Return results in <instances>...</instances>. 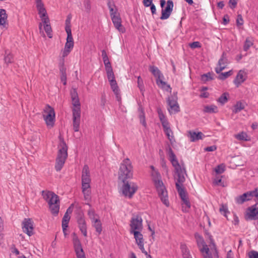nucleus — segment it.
<instances>
[{
    "mask_svg": "<svg viewBox=\"0 0 258 258\" xmlns=\"http://www.w3.org/2000/svg\"><path fill=\"white\" fill-rule=\"evenodd\" d=\"M84 5L86 10L89 12L91 9V5L89 0H85L84 2Z\"/></svg>",
    "mask_w": 258,
    "mask_h": 258,
    "instance_id": "56",
    "label": "nucleus"
},
{
    "mask_svg": "<svg viewBox=\"0 0 258 258\" xmlns=\"http://www.w3.org/2000/svg\"><path fill=\"white\" fill-rule=\"evenodd\" d=\"M229 96L228 93H224L222 95L218 98L217 101L222 105H224L225 103L228 101V97Z\"/></svg>",
    "mask_w": 258,
    "mask_h": 258,
    "instance_id": "39",
    "label": "nucleus"
},
{
    "mask_svg": "<svg viewBox=\"0 0 258 258\" xmlns=\"http://www.w3.org/2000/svg\"><path fill=\"white\" fill-rule=\"evenodd\" d=\"M253 40L252 38L249 37L247 38L245 41L243 49L244 51H247L249 48L253 45Z\"/></svg>",
    "mask_w": 258,
    "mask_h": 258,
    "instance_id": "38",
    "label": "nucleus"
},
{
    "mask_svg": "<svg viewBox=\"0 0 258 258\" xmlns=\"http://www.w3.org/2000/svg\"><path fill=\"white\" fill-rule=\"evenodd\" d=\"M224 166L223 165V164H220L218 166H217L215 169V171L217 173V174H221L222 173H223L224 170H225V169H224Z\"/></svg>",
    "mask_w": 258,
    "mask_h": 258,
    "instance_id": "46",
    "label": "nucleus"
},
{
    "mask_svg": "<svg viewBox=\"0 0 258 258\" xmlns=\"http://www.w3.org/2000/svg\"><path fill=\"white\" fill-rule=\"evenodd\" d=\"M74 47V43H69L66 42L64 46V48L70 50L71 51V49Z\"/></svg>",
    "mask_w": 258,
    "mask_h": 258,
    "instance_id": "60",
    "label": "nucleus"
},
{
    "mask_svg": "<svg viewBox=\"0 0 258 258\" xmlns=\"http://www.w3.org/2000/svg\"><path fill=\"white\" fill-rule=\"evenodd\" d=\"M43 199L48 203L51 213L57 215L59 210V199L57 195L50 191H42Z\"/></svg>",
    "mask_w": 258,
    "mask_h": 258,
    "instance_id": "4",
    "label": "nucleus"
},
{
    "mask_svg": "<svg viewBox=\"0 0 258 258\" xmlns=\"http://www.w3.org/2000/svg\"><path fill=\"white\" fill-rule=\"evenodd\" d=\"M93 226L95 227L96 231L100 234L102 231V224L99 219L92 221Z\"/></svg>",
    "mask_w": 258,
    "mask_h": 258,
    "instance_id": "35",
    "label": "nucleus"
},
{
    "mask_svg": "<svg viewBox=\"0 0 258 258\" xmlns=\"http://www.w3.org/2000/svg\"><path fill=\"white\" fill-rule=\"evenodd\" d=\"M141 231H133V232L131 233V234H134V238L136 239V243L137 244L144 243L143 235L141 233Z\"/></svg>",
    "mask_w": 258,
    "mask_h": 258,
    "instance_id": "31",
    "label": "nucleus"
},
{
    "mask_svg": "<svg viewBox=\"0 0 258 258\" xmlns=\"http://www.w3.org/2000/svg\"><path fill=\"white\" fill-rule=\"evenodd\" d=\"M152 180L156 188L158 196L162 202L167 207L169 206L167 191L162 180L160 174L158 171H152Z\"/></svg>",
    "mask_w": 258,
    "mask_h": 258,
    "instance_id": "2",
    "label": "nucleus"
},
{
    "mask_svg": "<svg viewBox=\"0 0 258 258\" xmlns=\"http://www.w3.org/2000/svg\"><path fill=\"white\" fill-rule=\"evenodd\" d=\"M106 103V98L104 94H102L101 97V103L100 104L102 107H104Z\"/></svg>",
    "mask_w": 258,
    "mask_h": 258,
    "instance_id": "63",
    "label": "nucleus"
},
{
    "mask_svg": "<svg viewBox=\"0 0 258 258\" xmlns=\"http://www.w3.org/2000/svg\"><path fill=\"white\" fill-rule=\"evenodd\" d=\"M107 74V76L108 81L115 79L114 75L113 72V70L106 71Z\"/></svg>",
    "mask_w": 258,
    "mask_h": 258,
    "instance_id": "49",
    "label": "nucleus"
},
{
    "mask_svg": "<svg viewBox=\"0 0 258 258\" xmlns=\"http://www.w3.org/2000/svg\"><path fill=\"white\" fill-rule=\"evenodd\" d=\"M4 61L7 65H8L9 63H12L14 62L13 55L8 50L5 51Z\"/></svg>",
    "mask_w": 258,
    "mask_h": 258,
    "instance_id": "32",
    "label": "nucleus"
},
{
    "mask_svg": "<svg viewBox=\"0 0 258 258\" xmlns=\"http://www.w3.org/2000/svg\"><path fill=\"white\" fill-rule=\"evenodd\" d=\"M167 155L169 161L174 168L173 176L175 180V187L177 189V160L176 156L170 146H169L168 149H167Z\"/></svg>",
    "mask_w": 258,
    "mask_h": 258,
    "instance_id": "12",
    "label": "nucleus"
},
{
    "mask_svg": "<svg viewBox=\"0 0 258 258\" xmlns=\"http://www.w3.org/2000/svg\"><path fill=\"white\" fill-rule=\"evenodd\" d=\"M249 258H258V252L252 250L248 253Z\"/></svg>",
    "mask_w": 258,
    "mask_h": 258,
    "instance_id": "54",
    "label": "nucleus"
},
{
    "mask_svg": "<svg viewBox=\"0 0 258 258\" xmlns=\"http://www.w3.org/2000/svg\"><path fill=\"white\" fill-rule=\"evenodd\" d=\"M42 22L44 24V29L48 37L50 38H52V29L51 26L50 25L49 18H45V19H42Z\"/></svg>",
    "mask_w": 258,
    "mask_h": 258,
    "instance_id": "27",
    "label": "nucleus"
},
{
    "mask_svg": "<svg viewBox=\"0 0 258 258\" xmlns=\"http://www.w3.org/2000/svg\"><path fill=\"white\" fill-rule=\"evenodd\" d=\"M139 117L140 118L141 123L142 124V125L144 127H146L147 125V124H146V122L145 114H142L141 115H139Z\"/></svg>",
    "mask_w": 258,
    "mask_h": 258,
    "instance_id": "51",
    "label": "nucleus"
},
{
    "mask_svg": "<svg viewBox=\"0 0 258 258\" xmlns=\"http://www.w3.org/2000/svg\"><path fill=\"white\" fill-rule=\"evenodd\" d=\"M228 63L229 61L226 56V54L225 52H223L221 58L219 59L218 62L217 67L215 68V72L216 73H220L226 68Z\"/></svg>",
    "mask_w": 258,
    "mask_h": 258,
    "instance_id": "19",
    "label": "nucleus"
},
{
    "mask_svg": "<svg viewBox=\"0 0 258 258\" xmlns=\"http://www.w3.org/2000/svg\"><path fill=\"white\" fill-rule=\"evenodd\" d=\"M188 137L190 138L191 142H196L203 139L205 136L202 132L189 131L188 133Z\"/></svg>",
    "mask_w": 258,
    "mask_h": 258,
    "instance_id": "26",
    "label": "nucleus"
},
{
    "mask_svg": "<svg viewBox=\"0 0 258 258\" xmlns=\"http://www.w3.org/2000/svg\"><path fill=\"white\" fill-rule=\"evenodd\" d=\"M186 176L185 167L178 164V196L181 200L182 211L184 212H188L191 207L189 194L182 184L185 181Z\"/></svg>",
    "mask_w": 258,
    "mask_h": 258,
    "instance_id": "1",
    "label": "nucleus"
},
{
    "mask_svg": "<svg viewBox=\"0 0 258 258\" xmlns=\"http://www.w3.org/2000/svg\"><path fill=\"white\" fill-rule=\"evenodd\" d=\"M111 18L115 28L120 32L124 33L125 32V29L121 24V19L120 17L119 14H118L116 16H112Z\"/></svg>",
    "mask_w": 258,
    "mask_h": 258,
    "instance_id": "24",
    "label": "nucleus"
},
{
    "mask_svg": "<svg viewBox=\"0 0 258 258\" xmlns=\"http://www.w3.org/2000/svg\"><path fill=\"white\" fill-rule=\"evenodd\" d=\"M203 111L208 113H217L218 111V107L215 105H206L204 107Z\"/></svg>",
    "mask_w": 258,
    "mask_h": 258,
    "instance_id": "30",
    "label": "nucleus"
},
{
    "mask_svg": "<svg viewBox=\"0 0 258 258\" xmlns=\"http://www.w3.org/2000/svg\"><path fill=\"white\" fill-rule=\"evenodd\" d=\"M245 219L246 220H255L258 219V207L256 204L247 208L246 212Z\"/></svg>",
    "mask_w": 258,
    "mask_h": 258,
    "instance_id": "17",
    "label": "nucleus"
},
{
    "mask_svg": "<svg viewBox=\"0 0 258 258\" xmlns=\"http://www.w3.org/2000/svg\"><path fill=\"white\" fill-rule=\"evenodd\" d=\"M150 71L156 78V82L159 87L167 92H171V88L170 86L163 81L164 77L161 71L155 66H150Z\"/></svg>",
    "mask_w": 258,
    "mask_h": 258,
    "instance_id": "7",
    "label": "nucleus"
},
{
    "mask_svg": "<svg viewBox=\"0 0 258 258\" xmlns=\"http://www.w3.org/2000/svg\"><path fill=\"white\" fill-rule=\"evenodd\" d=\"M59 71L60 75L67 74H66V68L64 66L63 63L61 64L59 66Z\"/></svg>",
    "mask_w": 258,
    "mask_h": 258,
    "instance_id": "57",
    "label": "nucleus"
},
{
    "mask_svg": "<svg viewBox=\"0 0 258 258\" xmlns=\"http://www.w3.org/2000/svg\"><path fill=\"white\" fill-rule=\"evenodd\" d=\"M233 72L232 70H230L227 72L225 73H220L219 75L218 78L220 80H224L225 79L227 78L228 77L231 76L232 75Z\"/></svg>",
    "mask_w": 258,
    "mask_h": 258,
    "instance_id": "42",
    "label": "nucleus"
},
{
    "mask_svg": "<svg viewBox=\"0 0 258 258\" xmlns=\"http://www.w3.org/2000/svg\"><path fill=\"white\" fill-rule=\"evenodd\" d=\"M201 79L202 81L206 82L213 79L211 74L210 73L204 74L202 76Z\"/></svg>",
    "mask_w": 258,
    "mask_h": 258,
    "instance_id": "45",
    "label": "nucleus"
},
{
    "mask_svg": "<svg viewBox=\"0 0 258 258\" xmlns=\"http://www.w3.org/2000/svg\"><path fill=\"white\" fill-rule=\"evenodd\" d=\"M66 32L67 33V42L74 43L71 30H68Z\"/></svg>",
    "mask_w": 258,
    "mask_h": 258,
    "instance_id": "47",
    "label": "nucleus"
},
{
    "mask_svg": "<svg viewBox=\"0 0 258 258\" xmlns=\"http://www.w3.org/2000/svg\"><path fill=\"white\" fill-rule=\"evenodd\" d=\"M8 15L5 9H0V25L4 26L7 20Z\"/></svg>",
    "mask_w": 258,
    "mask_h": 258,
    "instance_id": "34",
    "label": "nucleus"
},
{
    "mask_svg": "<svg viewBox=\"0 0 258 258\" xmlns=\"http://www.w3.org/2000/svg\"><path fill=\"white\" fill-rule=\"evenodd\" d=\"M252 191H249L244 193L242 195L235 198L236 203L238 204H242L245 202L251 200L253 198Z\"/></svg>",
    "mask_w": 258,
    "mask_h": 258,
    "instance_id": "22",
    "label": "nucleus"
},
{
    "mask_svg": "<svg viewBox=\"0 0 258 258\" xmlns=\"http://www.w3.org/2000/svg\"><path fill=\"white\" fill-rule=\"evenodd\" d=\"M60 79L64 85L67 84V74L60 75Z\"/></svg>",
    "mask_w": 258,
    "mask_h": 258,
    "instance_id": "64",
    "label": "nucleus"
},
{
    "mask_svg": "<svg viewBox=\"0 0 258 258\" xmlns=\"http://www.w3.org/2000/svg\"><path fill=\"white\" fill-rule=\"evenodd\" d=\"M58 148L55 165V169L57 171L61 170L68 157V147L63 139L61 138H60Z\"/></svg>",
    "mask_w": 258,
    "mask_h": 258,
    "instance_id": "5",
    "label": "nucleus"
},
{
    "mask_svg": "<svg viewBox=\"0 0 258 258\" xmlns=\"http://www.w3.org/2000/svg\"><path fill=\"white\" fill-rule=\"evenodd\" d=\"M168 105L167 109L169 113L175 114L177 112V97L174 96H170L167 99Z\"/></svg>",
    "mask_w": 258,
    "mask_h": 258,
    "instance_id": "15",
    "label": "nucleus"
},
{
    "mask_svg": "<svg viewBox=\"0 0 258 258\" xmlns=\"http://www.w3.org/2000/svg\"><path fill=\"white\" fill-rule=\"evenodd\" d=\"M36 7L37 10L38 11V14L40 15V17L42 21V19H45V18H48L47 15V13L46 9L44 7V5L42 2L41 0H36Z\"/></svg>",
    "mask_w": 258,
    "mask_h": 258,
    "instance_id": "25",
    "label": "nucleus"
},
{
    "mask_svg": "<svg viewBox=\"0 0 258 258\" xmlns=\"http://www.w3.org/2000/svg\"><path fill=\"white\" fill-rule=\"evenodd\" d=\"M70 220V216L67 214H64L62 220V231H64V230L67 229V227H68V224Z\"/></svg>",
    "mask_w": 258,
    "mask_h": 258,
    "instance_id": "36",
    "label": "nucleus"
},
{
    "mask_svg": "<svg viewBox=\"0 0 258 258\" xmlns=\"http://www.w3.org/2000/svg\"><path fill=\"white\" fill-rule=\"evenodd\" d=\"M143 220L141 217L137 216L131 219L130 223V233L133 231H142L143 229Z\"/></svg>",
    "mask_w": 258,
    "mask_h": 258,
    "instance_id": "14",
    "label": "nucleus"
},
{
    "mask_svg": "<svg viewBox=\"0 0 258 258\" xmlns=\"http://www.w3.org/2000/svg\"><path fill=\"white\" fill-rule=\"evenodd\" d=\"M138 87L139 88L140 91L142 93L143 95L144 92L145 91V87L144 85L143 80L141 78V76L138 77Z\"/></svg>",
    "mask_w": 258,
    "mask_h": 258,
    "instance_id": "40",
    "label": "nucleus"
},
{
    "mask_svg": "<svg viewBox=\"0 0 258 258\" xmlns=\"http://www.w3.org/2000/svg\"><path fill=\"white\" fill-rule=\"evenodd\" d=\"M139 246V248L141 249L142 252L144 253L145 255H148V252L146 250H145L144 246V243H142L140 244H137Z\"/></svg>",
    "mask_w": 258,
    "mask_h": 258,
    "instance_id": "59",
    "label": "nucleus"
},
{
    "mask_svg": "<svg viewBox=\"0 0 258 258\" xmlns=\"http://www.w3.org/2000/svg\"><path fill=\"white\" fill-rule=\"evenodd\" d=\"M73 242L77 258H86L81 242L75 233H73Z\"/></svg>",
    "mask_w": 258,
    "mask_h": 258,
    "instance_id": "13",
    "label": "nucleus"
},
{
    "mask_svg": "<svg viewBox=\"0 0 258 258\" xmlns=\"http://www.w3.org/2000/svg\"><path fill=\"white\" fill-rule=\"evenodd\" d=\"M153 0H143V3L145 7H148L152 4Z\"/></svg>",
    "mask_w": 258,
    "mask_h": 258,
    "instance_id": "62",
    "label": "nucleus"
},
{
    "mask_svg": "<svg viewBox=\"0 0 258 258\" xmlns=\"http://www.w3.org/2000/svg\"><path fill=\"white\" fill-rule=\"evenodd\" d=\"M180 249L183 258H192L189 249L184 243H181Z\"/></svg>",
    "mask_w": 258,
    "mask_h": 258,
    "instance_id": "29",
    "label": "nucleus"
},
{
    "mask_svg": "<svg viewBox=\"0 0 258 258\" xmlns=\"http://www.w3.org/2000/svg\"><path fill=\"white\" fill-rule=\"evenodd\" d=\"M122 183L123 184L121 189L122 194L125 197H128L131 198L137 190L138 186L134 183L130 184L127 181Z\"/></svg>",
    "mask_w": 258,
    "mask_h": 258,
    "instance_id": "11",
    "label": "nucleus"
},
{
    "mask_svg": "<svg viewBox=\"0 0 258 258\" xmlns=\"http://www.w3.org/2000/svg\"><path fill=\"white\" fill-rule=\"evenodd\" d=\"M70 93H71V96L72 100L74 99L79 98L78 94L76 89H72L71 90Z\"/></svg>",
    "mask_w": 258,
    "mask_h": 258,
    "instance_id": "50",
    "label": "nucleus"
},
{
    "mask_svg": "<svg viewBox=\"0 0 258 258\" xmlns=\"http://www.w3.org/2000/svg\"><path fill=\"white\" fill-rule=\"evenodd\" d=\"M88 215L90 219L91 220V221H94L96 220V219H98V218H96L98 216L95 214L94 210L91 208L88 210Z\"/></svg>",
    "mask_w": 258,
    "mask_h": 258,
    "instance_id": "44",
    "label": "nucleus"
},
{
    "mask_svg": "<svg viewBox=\"0 0 258 258\" xmlns=\"http://www.w3.org/2000/svg\"><path fill=\"white\" fill-rule=\"evenodd\" d=\"M82 180V189L84 195V199L86 201H89L90 199L91 179H81Z\"/></svg>",
    "mask_w": 258,
    "mask_h": 258,
    "instance_id": "16",
    "label": "nucleus"
},
{
    "mask_svg": "<svg viewBox=\"0 0 258 258\" xmlns=\"http://www.w3.org/2000/svg\"><path fill=\"white\" fill-rule=\"evenodd\" d=\"M77 222L80 230L84 236H87V226L84 215L82 212H80L77 217Z\"/></svg>",
    "mask_w": 258,
    "mask_h": 258,
    "instance_id": "20",
    "label": "nucleus"
},
{
    "mask_svg": "<svg viewBox=\"0 0 258 258\" xmlns=\"http://www.w3.org/2000/svg\"><path fill=\"white\" fill-rule=\"evenodd\" d=\"M109 13H110V17L111 18L112 17V16H116L118 15V13H117V8H112V9H109Z\"/></svg>",
    "mask_w": 258,
    "mask_h": 258,
    "instance_id": "55",
    "label": "nucleus"
},
{
    "mask_svg": "<svg viewBox=\"0 0 258 258\" xmlns=\"http://www.w3.org/2000/svg\"><path fill=\"white\" fill-rule=\"evenodd\" d=\"M109 82L111 88L112 89L114 94L116 95L117 100H119V99H120V97L119 96V90L115 79L110 80Z\"/></svg>",
    "mask_w": 258,
    "mask_h": 258,
    "instance_id": "28",
    "label": "nucleus"
},
{
    "mask_svg": "<svg viewBox=\"0 0 258 258\" xmlns=\"http://www.w3.org/2000/svg\"><path fill=\"white\" fill-rule=\"evenodd\" d=\"M72 101L73 106L75 107L73 109V129L75 132H78L80 123L81 104L79 98L72 99Z\"/></svg>",
    "mask_w": 258,
    "mask_h": 258,
    "instance_id": "8",
    "label": "nucleus"
},
{
    "mask_svg": "<svg viewBox=\"0 0 258 258\" xmlns=\"http://www.w3.org/2000/svg\"><path fill=\"white\" fill-rule=\"evenodd\" d=\"M247 78L246 73L243 70H240L236 78L233 81L234 84L237 87H238L242 83H243Z\"/></svg>",
    "mask_w": 258,
    "mask_h": 258,
    "instance_id": "23",
    "label": "nucleus"
},
{
    "mask_svg": "<svg viewBox=\"0 0 258 258\" xmlns=\"http://www.w3.org/2000/svg\"><path fill=\"white\" fill-rule=\"evenodd\" d=\"M44 112L47 114H43L44 119L47 126L49 127L53 126L55 121V112L54 109L49 105H47Z\"/></svg>",
    "mask_w": 258,
    "mask_h": 258,
    "instance_id": "10",
    "label": "nucleus"
},
{
    "mask_svg": "<svg viewBox=\"0 0 258 258\" xmlns=\"http://www.w3.org/2000/svg\"><path fill=\"white\" fill-rule=\"evenodd\" d=\"M118 180L122 182L131 179L133 176V166L129 158L124 159L120 163L118 172Z\"/></svg>",
    "mask_w": 258,
    "mask_h": 258,
    "instance_id": "3",
    "label": "nucleus"
},
{
    "mask_svg": "<svg viewBox=\"0 0 258 258\" xmlns=\"http://www.w3.org/2000/svg\"><path fill=\"white\" fill-rule=\"evenodd\" d=\"M244 108V106L242 103L237 102L234 106L233 112L235 113H238L243 109Z\"/></svg>",
    "mask_w": 258,
    "mask_h": 258,
    "instance_id": "41",
    "label": "nucleus"
},
{
    "mask_svg": "<svg viewBox=\"0 0 258 258\" xmlns=\"http://www.w3.org/2000/svg\"><path fill=\"white\" fill-rule=\"evenodd\" d=\"M234 138L239 141H248V136L245 132H242L238 134L234 135Z\"/></svg>",
    "mask_w": 258,
    "mask_h": 258,
    "instance_id": "37",
    "label": "nucleus"
},
{
    "mask_svg": "<svg viewBox=\"0 0 258 258\" xmlns=\"http://www.w3.org/2000/svg\"><path fill=\"white\" fill-rule=\"evenodd\" d=\"M217 149V147L216 146L213 145L209 147H207L206 148H205V151H208V152H212L215 150H216Z\"/></svg>",
    "mask_w": 258,
    "mask_h": 258,
    "instance_id": "61",
    "label": "nucleus"
},
{
    "mask_svg": "<svg viewBox=\"0 0 258 258\" xmlns=\"http://www.w3.org/2000/svg\"><path fill=\"white\" fill-rule=\"evenodd\" d=\"M157 111L159 119L163 127L164 131L170 142L171 146L172 147H174V142L175 141L173 136V133L169 127V122L160 108H158Z\"/></svg>",
    "mask_w": 258,
    "mask_h": 258,
    "instance_id": "6",
    "label": "nucleus"
},
{
    "mask_svg": "<svg viewBox=\"0 0 258 258\" xmlns=\"http://www.w3.org/2000/svg\"><path fill=\"white\" fill-rule=\"evenodd\" d=\"M189 47L191 49L201 47V44L199 41H195L189 44Z\"/></svg>",
    "mask_w": 258,
    "mask_h": 258,
    "instance_id": "48",
    "label": "nucleus"
},
{
    "mask_svg": "<svg viewBox=\"0 0 258 258\" xmlns=\"http://www.w3.org/2000/svg\"><path fill=\"white\" fill-rule=\"evenodd\" d=\"M195 237L196 238L198 246L200 248L201 252L202 253H205L206 254H207L208 252L209 251V249L207 245L206 244L203 237L198 234H196Z\"/></svg>",
    "mask_w": 258,
    "mask_h": 258,
    "instance_id": "21",
    "label": "nucleus"
},
{
    "mask_svg": "<svg viewBox=\"0 0 258 258\" xmlns=\"http://www.w3.org/2000/svg\"><path fill=\"white\" fill-rule=\"evenodd\" d=\"M91 179L90 172L89 166L87 165H85L83 168L82 171L81 179Z\"/></svg>",
    "mask_w": 258,
    "mask_h": 258,
    "instance_id": "33",
    "label": "nucleus"
},
{
    "mask_svg": "<svg viewBox=\"0 0 258 258\" xmlns=\"http://www.w3.org/2000/svg\"><path fill=\"white\" fill-rule=\"evenodd\" d=\"M72 19V15L69 14L68 15L67 19L65 21V30L66 31H68V30H71V20Z\"/></svg>",
    "mask_w": 258,
    "mask_h": 258,
    "instance_id": "43",
    "label": "nucleus"
},
{
    "mask_svg": "<svg viewBox=\"0 0 258 258\" xmlns=\"http://www.w3.org/2000/svg\"><path fill=\"white\" fill-rule=\"evenodd\" d=\"M107 5L109 9L116 8L113 0H107Z\"/></svg>",
    "mask_w": 258,
    "mask_h": 258,
    "instance_id": "52",
    "label": "nucleus"
},
{
    "mask_svg": "<svg viewBox=\"0 0 258 258\" xmlns=\"http://www.w3.org/2000/svg\"><path fill=\"white\" fill-rule=\"evenodd\" d=\"M160 6L162 8V14L160 17L161 20H165L168 19L172 10L173 4L171 0H168L166 3L165 0L160 1Z\"/></svg>",
    "mask_w": 258,
    "mask_h": 258,
    "instance_id": "9",
    "label": "nucleus"
},
{
    "mask_svg": "<svg viewBox=\"0 0 258 258\" xmlns=\"http://www.w3.org/2000/svg\"><path fill=\"white\" fill-rule=\"evenodd\" d=\"M23 230L29 236L33 234V222L30 218H25L23 222Z\"/></svg>",
    "mask_w": 258,
    "mask_h": 258,
    "instance_id": "18",
    "label": "nucleus"
},
{
    "mask_svg": "<svg viewBox=\"0 0 258 258\" xmlns=\"http://www.w3.org/2000/svg\"><path fill=\"white\" fill-rule=\"evenodd\" d=\"M219 210L221 214L223 215L224 216H226V213L227 212V208L226 206L224 205L221 206Z\"/></svg>",
    "mask_w": 258,
    "mask_h": 258,
    "instance_id": "53",
    "label": "nucleus"
},
{
    "mask_svg": "<svg viewBox=\"0 0 258 258\" xmlns=\"http://www.w3.org/2000/svg\"><path fill=\"white\" fill-rule=\"evenodd\" d=\"M237 25L238 26H241L243 25V19L240 15H238L236 20Z\"/></svg>",
    "mask_w": 258,
    "mask_h": 258,
    "instance_id": "58",
    "label": "nucleus"
}]
</instances>
